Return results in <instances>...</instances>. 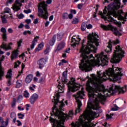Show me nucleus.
I'll use <instances>...</instances> for the list:
<instances>
[{
	"mask_svg": "<svg viewBox=\"0 0 127 127\" xmlns=\"http://www.w3.org/2000/svg\"><path fill=\"white\" fill-rule=\"evenodd\" d=\"M97 75L91 74L92 78H89L86 83V90L88 91L89 100L87 103V108L81 115L79 120L75 124H71L72 127H95L96 125L91 122L94 118H97V113L93 112L92 110H99V104L101 102H105L106 97L114 95L119 92L124 94L127 91V86L121 87L116 85L114 89L111 88L110 90L105 89V86L102 84L104 81L109 79L113 82L121 80L123 76V69L119 67L112 66L107 69L105 72L102 73V71L97 72Z\"/></svg>",
	"mask_w": 127,
	"mask_h": 127,
	"instance_id": "f257e3e1",
	"label": "nucleus"
},
{
	"mask_svg": "<svg viewBox=\"0 0 127 127\" xmlns=\"http://www.w3.org/2000/svg\"><path fill=\"white\" fill-rule=\"evenodd\" d=\"M99 36L95 33L89 34L88 36V44L86 46L84 44L85 40H83L82 43V46L80 49V52L81 53L80 56L82 60L81 63L79 64V68L82 71H91L92 67L97 66V65H101V66H106L109 63V58L108 55L102 52L100 54L96 55V59L93 57V55L88 56L91 51L93 53H96L97 51V47L100 45V40L98 39Z\"/></svg>",
	"mask_w": 127,
	"mask_h": 127,
	"instance_id": "f03ea898",
	"label": "nucleus"
},
{
	"mask_svg": "<svg viewBox=\"0 0 127 127\" xmlns=\"http://www.w3.org/2000/svg\"><path fill=\"white\" fill-rule=\"evenodd\" d=\"M62 83L59 82L58 86V93L54 96V99L52 100L53 102L60 103L59 102V94L61 93H64V84L67 82V71H64L63 73V76L62 77Z\"/></svg>",
	"mask_w": 127,
	"mask_h": 127,
	"instance_id": "7ed1b4c3",
	"label": "nucleus"
},
{
	"mask_svg": "<svg viewBox=\"0 0 127 127\" xmlns=\"http://www.w3.org/2000/svg\"><path fill=\"white\" fill-rule=\"evenodd\" d=\"M125 51L123 50L121 46H116L111 58V62L112 63H119L125 57Z\"/></svg>",
	"mask_w": 127,
	"mask_h": 127,
	"instance_id": "20e7f679",
	"label": "nucleus"
},
{
	"mask_svg": "<svg viewBox=\"0 0 127 127\" xmlns=\"http://www.w3.org/2000/svg\"><path fill=\"white\" fill-rule=\"evenodd\" d=\"M38 16L43 17L44 19L48 18V11H47V5L45 1L40 3L38 7Z\"/></svg>",
	"mask_w": 127,
	"mask_h": 127,
	"instance_id": "39448f33",
	"label": "nucleus"
},
{
	"mask_svg": "<svg viewBox=\"0 0 127 127\" xmlns=\"http://www.w3.org/2000/svg\"><path fill=\"white\" fill-rule=\"evenodd\" d=\"M84 88H81V91L77 92L76 95H73V97H75L76 103L77 104V109L75 110L76 114L81 112V107H82V102L79 99H83V97L85 96L84 94Z\"/></svg>",
	"mask_w": 127,
	"mask_h": 127,
	"instance_id": "423d86ee",
	"label": "nucleus"
},
{
	"mask_svg": "<svg viewBox=\"0 0 127 127\" xmlns=\"http://www.w3.org/2000/svg\"><path fill=\"white\" fill-rule=\"evenodd\" d=\"M67 85L69 91L71 92H76L80 89V85L75 82V78L73 77L70 78V81H69Z\"/></svg>",
	"mask_w": 127,
	"mask_h": 127,
	"instance_id": "0eeeda50",
	"label": "nucleus"
},
{
	"mask_svg": "<svg viewBox=\"0 0 127 127\" xmlns=\"http://www.w3.org/2000/svg\"><path fill=\"white\" fill-rule=\"evenodd\" d=\"M101 28H103L104 30H112L115 34V35H117L118 36H121L122 35V33H121L118 30L117 28L113 27L110 24L109 25L106 26L105 25L101 24Z\"/></svg>",
	"mask_w": 127,
	"mask_h": 127,
	"instance_id": "6e6552de",
	"label": "nucleus"
},
{
	"mask_svg": "<svg viewBox=\"0 0 127 127\" xmlns=\"http://www.w3.org/2000/svg\"><path fill=\"white\" fill-rule=\"evenodd\" d=\"M22 2H24V0H16L15 3L13 4L12 8L14 11H17L20 9V7L22 4Z\"/></svg>",
	"mask_w": 127,
	"mask_h": 127,
	"instance_id": "1a4fd4ad",
	"label": "nucleus"
},
{
	"mask_svg": "<svg viewBox=\"0 0 127 127\" xmlns=\"http://www.w3.org/2000/svg\"><path fill=\"white\" fill-rule=\"evenodd\" d=\"M118 43H120V41H119L118 39H117L116 41H112L110 40L109 44L107 46V48L105 50V52H106V53L111 52V51H112V44L115 45L116 44H118Z\"/></svg>",
	"mask_w": 127,
	"mask_h": 127,
	"instance_id": "9d476101",
	"label": "nucleus"
},
{
	"mask_svg": "<svg viewBox=\"0 0 127 127\" xmlns=\"http://www.w3.org/2000/svg\"><path fill=\"white\" fill-rule=\"evenodd\" d=\"M48 58H43L40 60H39L37 62V64L39 66V69H42L45 65L46 64V62H47V61L45 59H48Z\"/></svg>",
	"mask_w": 127,
	"mask_h": 127,
	"instance_id": "9b49d317",
	"label": "nucleus"
},
{
	"mask_svg": "<svg viewBox=\"0 0 127 127\" xmlns=\"http://www.w3.org/2000/svg\"><path fill=\"white\" fill-rule=\"evenodd\" d=\"M81 39L78 37L73 36L71 39V46H76L80 42Z\"/></svg>",
	"mask_w": 127,
	"mask_h": 127,
	"instance_id": "f8f14e48",
	"label": "nucleus"
},
{
	"mask_svg": "<svg viewBox=\"0 0 127 127\" xmlns=\"http://www.w3.org/2000/svg\"><path fill=\"white\" fill-rule=\"evenodd\" d=\"M4 60V56H2V58L0 59V80H1V78L4 74V69L1 67V62Z\"/></svg>",
	"mask_w": 127,
	"mask_h": 127,
	"instance_id": "ddd939ff",
	"label": "nucleus"
},
{
	"mask_svg": "<svg viewBox=\"0 0 127 127\" xmlns=\"http://www.w3.org/2000/svg\"><path fill=\"white\" fill-rule=\"evenodd\" d=\"M11 45H12V43H10L8 45L5 43H3L1 46V48H2L5 50V51H7V50H10V49H11V48L10 47Z\"/></svg>",
	"mask_w": 127,
	"mask_h": 127,
	"instance_id": "4468645a",
	"label": "nucleus"
},
{
	"mask_svg": "<svg viewBox=\"0 0 127 127\" xmlns=\"http://www.w3.org/2000/svg\"><path fill=\"white\" fill-rule=\"evenodd\" d=\"M37 99H38V95L35 93L33 94L30 98V103H31L32 104H34Z\"/></svg>",
	"mask_w": 127,
	"mask_h": 127,
	"instance_id": "2eb2a0df",
	"label": "nucleus"
},
{
	"mask_svg": "<svg viewBox=\"0 0 127 127\" xmlns=\"http://www.w3.org/2000/svg\"><path fill=\"white\" fill-rule=\"evenodd\" d=\"M17 56H18V50H16L12 52L11 55V61H13V60H15L17 58Z\"/></svg>",
	"mask_w": 127,
	"mask_h": 127,
	"instance_id": "dca6fc26",
	"label": "nucleus"
},
{
	"mask_svg": "<svg viewBox=\"0 0 127 127\" xmlns=\"http://www.w3.org/2000/svg\"><path fill=\"white\" fill-rule=\"evenodd\" d=\"M39 38V36H36L35 37L34 40L32 42V44L31 45V49H33L34 48V47L35 46V45H36V44L37 43V41L38 40Z\"/></svg>",
	"mask_w": 127,
	"mask_h": 127,
	"instance_id": "f3484780",
	"label": "nucleus"
},
{
	"mask_svg": "<svg viewBox=\"0 0 127 127\" xmlns=\"http://www.w3.org/2000/svg\"><path fill=\"white\" fill-rule=\"evenodd\" d=\"M33 79V76L31 74H29L27 76L25 79V83L26 84H29L31 82V81H32V79Z\"/></svg>",
	"mask_w": 127,
	"mask_h": 127,
	"instance_id": "a211bd4d",
	"label": "nucleus"
},
{
	"mask_svg": "<svg viewBox=\"0 0 127 127\" xmlns=\"http://www.w3.org/2000/svg\"><path fill=\"white\" fill-rule=\"evenodd\" d=\"M0 31L1 32H2L3 34H2V38L3 40H6V29H5V28H1L0 29Z\"/></svg>",
	"mask_w": 127,
	"mask_h": 127,
	"instance_id": "6ab92c4d",
	"label": "nucleus"
},
{
	"mask_svg": "<svg viewBox=\"0 0 127 127\" xmlns=\"http://www.w3.org/2000/svg\"><path fill=\"white\" fill-rule=\"evenodd\" d=\"M64 47H65V43L62 42L60 43L58 46L57 50H58V51H60V50H62V49H63V48H64Z\"/></svg>",
	"mask_w": 127,
	"mask_h": 127,
	"instance_id": "aec40b11",
	"label": "nucleus"
},
{
	"mask_svg": "<svg viewBox=\"0 0 127 127\" xmlns=\"http://www.w3.org/2000/svg\"><path fill=\"white\" fill-rule=\"evenodd\" d=\"M44 47V43H41L38 45V47L35 49V51L39 52L40 50H42Z\"/></svg>",
	"mask_w": 127,
	"mask_h": 127,
	"instance_id": "412c9836",
	"label": "nucleus"
},
{
	"mask_svg": "<svg viewBox=\"0 0 127 127\" xmlns=\"http://www.w3.org/2000/svg\"><path fill=\"white\" fill-rule=\"evenodd\" d=\"M6 77L7 79H11L12 77V70L11 69H9L7 72Z\"/></svg>",
	"mask_w": 127,
	"mask_h": 127,
	"instance_id": "4be33fe9",
	"label": "nucleus"
},
{
	"mask_svg": "<svg viewBox=\"0 0 127 127\" xmlns=\"http://www.w3.org/2000/svg\"><path fill=\"white\" fill-rule=\"evenodd\" d=\"M56 40V35H54L53 38L50 41V45H51V46H53V45H54V43H55Z\"/></svg>",
	"mask_w": 127,
	"mask_h": 127,
	"instance_id": "5701e85b",
	"label": "nucleus"
},
{
	"mask_svg": "<svg viewBox=\"0 0 127 127\" xmlns=\"http://www.w3.org/2000/svg\"><path fill=\"white\" fill-rule=\"evenodd\" d=\"M87 22H83L81 25V30L82 31H85L86 30V28H87Z\"/></svg>",
	"mask_w": 127,
	"mask_h": 127,
	"instance_id": "b1692460",
	"label": "nucleus"
},
{
	"mask_svg": "<svg viewBox=\"0 0 127 127\" xmlns=\"http://www.w3.org/2000/svg\"><path fill=\"white\" fill-rule=\"evenodd\" d=\"M22 86V81L18 80L16 82V88H20Z\"/></svg>",
	"mask_w": 127,
	"mask_h": 127,
	"instance_id": "393cba45",
	"label": "nucleus"
},
{
	"mask_svg": "<svg viewBox=\"0 0 127 127\" xmlns=\"http://www.w3.org/2000/svg\"><path fill=\"white\" fill-rule=\"evenodd\" d=\"M63 37V33H59L57 35V40L59 41H60L62 39V38Z\"/></svg>",
	"mask_w": 127,
	"mask_h": 127,
	"instance_id": "a878e982",
	"label": "nucleus"
},
{
	"mask_svg": "<svg viewBox=\"0 0 127 127\" xmlns=\"http://www.w3.org/2000/svg\"><path fill=\"white\" fill-rule=\"evenodd\" d=\"M1 18L3 23H6V18H7V15L1 16Z\"/></svg>",
	"mask_w": 127,
	"mask_h": 127,
	"instance_id": "bb28decb",
	"label": "nucleus"
},
{
	"mask_svg": "<svg viewBox=\"0 0 127 127\" xmlns=\"http://www.w3.org/2000/svg\"><path fill=\"white\" fill-rule=\"evenodd\" d=\"M50 52V47L48 46L47 47L46 49L44 51V54H48Z\"/></svg>",
	"mask_w": 127,
	"mask_h": 127,
	"instance_id": "cd10ccee",
	"label": "nucleus"
},
{
	"mask_svg": "<svg viewBox=\"0 0 127 127\" xmlns=\"http://www.w3.org/2000/svg\"><path fill=\"white\" fill-rule=\"evenodd\" d=\"M23 95L25 98H29V93L27 90L24 91Z\"/></svg>",
	"mask_w": 127,
	"mask_h": 127,
	"instance_id": "c85d7f7f",
	"label": "nucleus"
},
{
	"mask_svg": "<svg viewBox=\"0 0 127 127\" xmlns=\"http://www.w3.org/2000/svg\"><path fill=\"white\" fill-rule=\"evenodd\" d=\"M7 125H8V121L7 120L4 123H2L0 127H6Z\"/></svg>",
	"mask_w": 127,
	"mask_h": 127,
	"instance_id": "c756f323",
	"label": "nucleus"
},
{
	"mask_svg": "<svg viewBox=\"0 0 127 127\" xmlns=\"http://www.w3.org/2000/svg\"><path fill=\"white\" fill-rule=\"evenodd\" d=\"M69 16V14L67 13H64L63 14V18L64 19H68V17Z\"/></svg>",
	"mask_w": 127,
	"mask_h": 127,
	"instance_id": "7c9ffc66",
	"label": "nucleus"
},
{
	"mask_svg": "<svg viewBox=\"0 0 127 127\" xmlns=\"http://www.w3.org/2000/svg\"><path fill=\"white\" fill-rule=\"evenodd\" d=\"M21 62L19 61H17L16 62L14 63V68H17L19 64H20Z\"/></svg>",
	"mask_w": 127,
	"mask_h": 127,
	"instance_id": "2f4dec72",
	"label": "nucleus"
},
{
	"mask_svg": "<svg viewBox=\"0 0 127 127\" xmlns=\"http://www.w3.org/2000/svg\"><path fill=\"white\" fill-rule=\"evenodd\" d=\"M35 88V85L34 84H32L30 87H29V90L30 91H34V89Z\"/></svg>",
	"mask_w": 127,
	"mask_h": 127,
	"instance_id": "473e14b6",
	"label": "nucleus"
},
{
	"mask_svg": "<svg viewBox=\"0 0 127 127\" xmlns=\"http://www.w3.org/2000/svg\"><path fill=\"white\" fill-rule=\"evenodd\" d=\"M21 43H22V40L21 39L17 42L18 49L21 46Z\"/></svg>",
	"mask_w": 127,
	"mask_h": 127,
	"instance_id": "72a5a7b5",
	"label": "nucleus"
},
{
	"mask_svg": "<svg viewBox=\"0 0 127 127\" xmlns=\"http://www.w3.org/2000/svg\"><path fill=\"white\" fill-rule=\"evenodd\" d=\"M78 22H79V20L77 18H74L73 19L72 23H73L74 24H76V23H78Z\"/></svg>",
	"mask_w": 127,
	"mask_h": 127,
	"instance_id": "f704fd0d",
	"label": "nucleus"
},
{
	"mask_svg": "<svg viewBox=\"0 0 127 127\" xmlns=\"http://www.w3.org/2000/svg\"><path fill=\"white\" fill-rule=\"evenodd\" d=\"M18 117L19 119H21V120H22V119H23V118H24V115L22 114L21 113H19V114H18Z\"/></svg>",
	"mask_w": 127,
	"mask_h": 127,
	"instance_id": "c9c22d12",
	"label": "nucleus"
},
{
	"mask_svg": "<svg viewBox=\"0 0 127 127\" xmlns=\"http://www.w3.org/2000/svg\"><path fill=\"white\" fill-rule=\"evenodd\" d=\"M112 116H114V114H111V115L107 114V115H106L107 120H111V119H112Z\"/></svg>",
	"mask_w": 127,
	"mask_h": 127,
	"instance_id": "e433bc0d",
	"label": "nucleus"
},
{
	"mask_svg": "<svg viewBox=\"0 0 127 127\" xmlns=\"http://www.w3.org/2000/svg\"><path fill=\"white\" fill-rule=\"evenodd\" d=\"M4 12L6 13H9V12H10V9L7 7L5 8Z\"/></svg>",
	"mask_w": 127,
	"mask_h": 127,
	"instance_id": "4c0bfd02",
	"label": "nucleus"
},
{
	"mask_svg": "<svg viewBox=\"0 0 127 127\" xmlns=\"http://www.w3.org/2000/svg\"><path fill=\"white\" fill-rule=\"evenodd\" d=\"M24 35H26V34H31V31H25L23 33Z\"/></svg>",
	"mask_w": 127,
	"mask_h": 127,
	"instance_id": "58836bf2",
	"label": "nucleus"
},
{
	"mask_svg": "<svg viewBox=\"0 0 127 127\" xmlns=\"http://www.w3.org/2000/svg\"><path fill=\"white\" fill-rule=\"evenodd\" d=\"M63 63H67V61L65 60H62V62L59 63V65L61 66V65H63Z\"/></svg>",
	"mask_w": 127,
	"mask_h": 127,
	"instance_id": "ea45409f",
	"label": "nucleus"
},
{
	"mask_svg": "<svg viewBox=\"0 0 127 127\" xmlns=\"http://www.w3.org/2000/svg\"><path fill=\"white\" fill-rule=\"evenodd\" d=\"M16 102V100H15V99H13V101L11 103V107L12 108H13V107H14V106H15V103Z\"/></svg>",
	"mask_w": 127,
	"mask_h": 127,
	"instance_id": "a19ab883",
	"label": "nucleus"
},
{
	"mask_svg": "<svg viewBox=\"0 0 127 127\" xmlns=\"http://www.w3.org/2000/svg\"><path fill=\"white\" fill-rule=\"evenodd\" d=\"M16 117V115H15V114L14 113H11V119H14Z\"/></svg>",
	"mask_w": 127,
	"mask_h": 127,
	"instance_id": "79ce46f5",
	"label": "nucleus"
},
{
	"mask_svg": "<svg viewBox=\"0 0 127 127\" xmlns=\"http://www.w3.org/2000/svg\"><path fill=\"white\" fill-rule=\"evenodd\" d=\"M24 12L26 14L30 13L31 12V10L29 9L27 10H24Z\"/></svg>",
	"mask_w": 127,
	"mask_h": 127,
	"instance_id": "37998d69",
	"label": "nucleus"
},
{
	"mask_svg": "<svg viewBox=\"0 0 127 127\" xmlns=\"http://www.w3.org/2000/svg\"><path fill=\"white\" fill-rule=\"evenodd\" d=\"M18 18H19V19H21L22 18H23V17H24V15L23 14H20L18 16Z\"/></svg>",
	"mask_w": 127,
	"mask_h": 127,
	"instance_id": "c03bdc74",
	"label": "nucleus"
},
{
	"mask_svg": "<svg viewBox=\"0 0 127 127\" xmlns=\"http://www.w3.org/2000/svg\"><path fill=\"white\" fill-rule=\"evenodd\" d=\"M26 23H27V24H29L30 23H31V19H26L25 20Z\"/></svg>",
	"mask_w": 127,
	"mask_h": 127,
	"instance_id": "a18cd8bd",
	"label": "nucleus"
},
{
	"mask_svg": "<svg viewBox=\"0 0 127 127\" xmlns=\"http://www.w3.org/2000/svg\"><path fill=\"white\" fill-rule=\"evenodd\" d=\"M24 57H25V55L24 53H22L21 55L19 56L20 58H22V60H23Z\"/></svg>",
	"mask_w": 127,
	"mask_h": 127,
	"instance_id": "49530a36",
	"label": "nucleus"
},
{
	"mask_svg": "<svg viewBox=\"0 0 127 127\" xmlns=\"http://www.w3.org/2000/svg\"><path fill=\"white\" fill-rule=\"evenodd\" d=\"M22 99H23V97H22V96H21V95H19L17 98V100L21 101V100H22Z\"/></svg>",
	"mask_w": 127,
	"mask_h": 127,
	"instance_id": "de8ad7c7",
	"label": "nucleus"
},
{
	"mask_svg": "<svg viewBox=\"0 0 127 127\" xmlns=\"http://www.w3.org/2000/svg\"><path fill=\"white\" fill-rule=\"evenodd\" d=\"M115 108H112V111H118V106L114 105Z\"/></svg>",
	"mask_w": 127,
	"mask_h": 127,
	"instance_id": "09e8293b",
	"label": "nucleus"
},
{
	"mask_svg": "<svg viewBox=\"0 0 127 127\" xmlns=\"http://www.w3.org/2000/svg\"><path fill=\"white\" fill-rule=\"evenodd\" d=\"M17 126L18 127H20V126H21L22 125L21 124V122H20V121H19V120H17Z\"/></svg>",
	"mask_w": 127,
	"mask_h": 127,
	"instance_id": "8fccbe9b",
	"label": "nucleus"
},
{
	"mask_svg": "<svg viewBox=\"0 0 127 127\" xmlns=\"http://www.w3.org/2000/svg\"><path fill=\"white\" fill-rule=\"evenodd\" d=\"M8 32H9V33H12V32H13V30L11 28H9L8 29Z\"/></svg>",
	"mask_w": 127,
	"mask_h": 127,
	"instance_id": "3c124183",
	"label": "nucleus"
},
{
	"mask_svg": "<svg viewBox=\"0 0 127 127\" xmlns=\"http://www.w3.org/2000/svg\"><path fill=\"white\" fill-rule=\"evenodd\" d=\"M77 7L79 9H81L82 7H83V5L81 4H78L77 5Z\"/></svg>",
	"mask_w": 127,
	"mask_h": 127,
	"instance_id": "603ef678",
	"label": "nucleus"
},
{
	"mask_svg": "<svg viewBox=\"0 0 127 127\" xmlns=\"http://www.w3.org/2000/svg\"><path fill=\"white\" fill-rule=\"evenodd\" d=\"M33 23H34V24H37V23H38V18L35 19Z\"/></svg>",
	"mask_w": 127,
	"mask_h": 127,
	"instance_id": "864d4df0",
	"label": "nucleus"
},
{
	"mask_svg": "<svg viewBox=\"0 0 127 127\" xmlns=\"http://www.w3.org/2000/svg\"><path fill=\"white\" fill-rule=\"evenodd\" d=\"M86 28H87V29H90L91 28H92V25L91 24H88V25H86Z\"/></svg>",
	"mask_w": 127,
	"mask_h": 127,
	"instance_id": "5fc2aeb1",
	"label": "nucleus"
},
{
	"mask_svg": "<svg viewBox=\"0 0 127 127\" xmlns=\"http://www.w3.org/2000/svg\"><path fill=\"white\" fill-rule=\"evenodd\" d=\"M46 2L48 4H50V3H51L52 2V0H47Z\"/></svg>",
	"mask_w": 127,
	"mask_h": 127,
	"instance_id": "6e6d98bb",
	"label": "nucleus"
},
{
	"mask_svg": "<svg viewBox=\"0 0 127 127\" xmlns=\"http://www.w3.org/2000/svg\"><path fill=\"white\" fill-rule=\"evenodd\" d=\"M26 111H28L29 110V109H28V108H30V105L29 104H26Z\"/></svg>",
	"mask_w": 127,
	"mask_h": 127,
	"instance_id": "4d7b16f0",
	"label": "nucleus"
},
{
	"mask_svg": "<svg viewBox=\"0 0 127 127\" xmlns=\"http://www.w3.org/2000/svg\"><path fill=\"white\" fill-rule=\"evenodd\" d=\"M68 18H69V19H72L73 18V14H69Z\"/></svg>",
	"mask_w": 127,
	"mask_h": 127,
	"instance_id": "13d9d810",
	"label": "nucleus"
},
{
	"mask_svg": "<svg viewBox=\"0 0 127 127\" xmlns=\"http://www.w3.org/2000/svg\"><path fill=\"white\" fill-rule=\"evenodd\" d=\"M18 110H19V111H23L24 110V108H21V107L18 106Z\"/></svg>",
	"mask_w": 127,
	"mask_h": 127,
	"instance_id": "bf43d9fd",
	"label": "nucleus"
},
{
	"mask_svg": "<svg viewBox=\"0 0 127 127\" xmlns=\"http://www.w3.org/2000/svg\"><path fill=\"white\" fill-rule=\"evenodd\" d=\"M0 123H1V124L4 123V122H3V119H2V118L1 117H0Z\"/></svg>",
	"mask_w": 127,
	"mask_h": 127,
	"instance_id": "052dcab7",
	"label": "nucleus"
},
{
	"mask_svg": "<svg viewBox=\"0 0 127 127\" xmlns=\"http://www.w3.org/2000/svg\"><path fill=\"white\" fill-rule=\"evenodd\" d=\"M25 29H29L30 27H29V25H28V24H26L24 25Z\"/></svg>",
	"mask_w": 127,
	"mask_h": 127,
	"instance_id": "680f3d73",
	"label": "nucleus"
},
{
	"mask_svg": "<svg viewBox=\"0 0 127 127\" xmlns=\"http://www.w3.org/2000/svg\"><path fill=\"white\" fill-rule=\"evenodd\" d=\"M7 18H9V19H12V18H13V17L12 16V15L10 14L9 16L7 15Z\"/></svg>",
	"mask_w": 127,
	"mask_h": 127,
	"instance_id": "e2e57ef3",
	"label": "nucleus"
},
{
	"mask_svg": "<svg viewBox=\"0 0 127 127\" xmlns=\"http://www.w3.org/2000/svg\"><path fill=\"white\" fill-rule=\"evenodd\" d=\"M71 12L73 14H76V10H71Z\"/></svg>",
	"mask_w": 127,
	"mask_h": 127,
	"instance_id": "0e129e2a",
	"label": "nucleus"
},
{
	"mask_svg": "<svg viewBox=\"0 0 127 127\" xmlns=\"http://www.w3.org/2000/svg\"><path fill=\"white\" fill-rule=\"evenodd\" d=\"M7 85H8V86H10V85H11V82L10 81V79H9L8 80Z\"/></svg>",
	"mask_w": 127,
	"mask_h": 127,
	"instance_id": "69168bd1",
	"label": "nucleus"
},
{
	"mask_svg": "<svg viewBox=\"0 0 127 127\" xmlns=\"http://www.w3.org/2000/svg\"><path fill=\"white\" fill-rule=\"evenodd\" d=\"M53 15H51V16H50L49 17V21H51L52 20H53Z\"/></svg>",
	"mask_w": 127,
	"mask_h": 127,
	"instance_id": "338daca9",
	"label": "nucleus"
},
{
	"mask_svg": "<svg viewBox=\"0 0 127 127\" xmlns=\"http://www.w3.org/2000/svg\"><path fill=\"white\" fill-rule=\"evenodd\" d=\"M12 1H13L12 0H7V4L12 3Z\"/></svg>",
	"mask_w": 127,
	"mask_h": 127,
	"instance_id": "774afa93",
	"label": "nucleus"
}]
</instances>
